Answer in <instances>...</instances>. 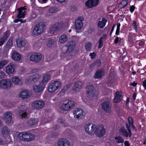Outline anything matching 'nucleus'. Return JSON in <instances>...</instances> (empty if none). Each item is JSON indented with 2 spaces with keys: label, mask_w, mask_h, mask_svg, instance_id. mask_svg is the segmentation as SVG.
Listing matches in <instances>:
<instances>
[{
  "label": "nucleus",
  "mask_w": 146,
  "mask_h": 146,
  "mask_svg": "<svg viewBox=\"0 0 146 146\" xmlns=\"http://www.w3.org/2000/svg\"><path fill=\"white\" fill-rule=\"evenodd\" d=\"M18 137L19 139L23 141L30 142L34 139L35 137L29 132H23L20 133Z\"/></svg>",
  "instance_id": "obj_1"
},
{
  "label": "nucleus",
  "mask_w": 146,
  "mask_h": 146,
  "mask_svg": "<svg viewBox=\"0 0 146 146\" xmlns=\"http://www.w3.org/2000/svg\"><path fill=\"white\" fill-rule=\"evenodd\" d=\"M74 105L75 103L73 101L66 100L61 104L60 108L61 110L67 111L73 108Z\"/></svg>",
  "instance_id": "obj_2"
},
{
  "label": "nucleus",
  "mask_w": 146,
  "mask_h": 146,
  "mask_svg": "<svg viewBox=\"0 0 146 146\" xmlns=\"http://www.w3.org/2000/svg\"><path fill=\"white\" fill-rule=\"evenodd\" d=\"M50 76L48 74L44 75L42 81L40 82L38 85H37V95L38 92H41L43 91L45 87L44 82H48L50 80Z\"/></svg>",
  "instance_id": "obj_3"
},
{
  "label": "nucleus",
  "mask_w": 146,
  "mask_h": 146,
  "mask_svg": "<svg viewBox=\"0 0 146 146\" xmlns=\"http://www.w3.org/2000/svg\"><path fill=\"white\" fill-rule=\"evenodd\" d=\"M61 86V83L59 81H54L49 85L48 88V91L50 93L54 92Z\"/></svg>",
  "instance_id": "obj_4"
},
{
  "label": "nucleus",
  "mask_w": 146,
  "mask_h": 146,
  "mask_svg": "<svg viewBox=\"0 0 146 146\" xmlns=\"http://www.w3.org/2000/svg\"><path fill=\"white\" fill-rule=\"evenodd\" d=\"M102 109L105 112L108 113L111 112L112 105L109 101L106 100L101 105Z\"/></svg>",
  "instance_id": "obj_5"
},
{
  "label": "nucleus",
  "mask_w": 146,
  "mask_h": 146,
  "mask_svg": "<svg viewBox=\"0 0 146 146\" xmlns=\"http://www.w3.org/2000/svg\"><path fill=\"white\" fill-rule=\"evenodd\" d=\"M75 45V42L73 41H70L69 42L66 46L63 48L62 49H65L66 50L65 51H64L62 50V52L64 53H67L72 52L74 50Z\"/></svg>",
  "instance_id": "obj_6"
},
{
  "label": "nucleus",
  "mask_w": 146,
  "mask_h": 146,
  "mask_svg": "<svg viewBox=\"0 0 146 146\" xmlns=\"http://www.w3.org/2000/svg\"><path fill=\"white\" fill-rule=\"evenodd\" d=\"M11 82L10 80L5 79L0 82V87L3 89H7L10 87Z\"/></svg>",
  "instance_id": "obj_7"
},
{
  "label": "nucleus",
  "mask_w": 146,
  "mask_h": 146,
  "mask_svg": "<svg viewBox=\"0 0 146 146\" xmlns=\"http://www.w3.org/2000/svg\"><path fill=\"white\" fill-rule=\"evenodd\" d=\"M87 94L89 95V98L91 99L94 97L96 95V90L92 85H90L87 86Z\"/></svg>",
  "instance_id": "obj_8"
},
{
  "label": "nucleus",
  "mask_w": 146,
  "mask_h": 146,
  "mask_svg": "<svg viewBox=\"0 0 146 146\" xmlns=\"http://www.w3.org/2000/svg\"><path fill=\"white\" fill-rule=\"evenodd\" d=\"M32 95L31 92L29 90H25L21 91L19 94V97L22 99H27Z\"/></svg>",
  "instance_id": "obj_9"
},
{
  "label": "nucleus",
  "mask_w": 146,
  "mask_h": 146,
  "mask_svg": "<svg viewBox=\"0 0 146 146\" xmlns=\"http://www.w3.org/2000/svg\"><path fill=\"white\" fill-rule=\"evenodd\" d=\"M83 113V110L81 108H76L73 111L74 117L78 119H82Z\"/></svg>",
  "instance_id": "obj_10"
},
{
  "label": "nucleus",
  "mask_w": 146,
  "mask_h": 146,
  "mask_svg": "<svg viewBox=\"0 0 146 146\" xmlns=\"http://www.w3.org/2000/svg\"><path fill=\"white\" fill-rule=\"evenodd\" d=\"M36 74H33L27 78L25 82L27 84H36Z\"/></svg>",
  "instance_id": "obj_11"
},
{
  "label": "nucleus",
  "mask_w": 146,
  "mask_h": 146,
  "mask_svg": "<svg viewBox=\"0 0 146 146\" xmlns=\"http://www.w3.org/2000/svg\"><path fill=\"white\" fill-rule=\"evenodd\" d=\"M84 20V18L83 17H78L75 21V26L76 29L80 30L82 27L83 26L82 21Z\"/></svg>",
  "instance_id": "obj_12"
},
{
  "label": "nucleus",
  "mask_w": 146,
  "mask_h": 146,
  "mask_svg": "<svg viewBox=\"0 0 146 146\" xmlns=\"http://www.w3.org/2000/svg\"><path fill=\"white\" fill-rule=\"evenodd\" d=\"M122 96L121 93L119 91L115 92V96L114 98L113 102L115 103H118L122 100Z\"/></svg>",
  "instance_id": "obj_13"
},
{
  "label": "nucleus",
  "mask_w": 146,
  "mask_h": 146,
  "mask_svg": "<svg viewBox=\"0 0 146 146\" xmlns=\"http://www.w3.org/2000/svg\"><path fill=\"white\" fill-rule=\"evenodd\" d=\"M104 72L103 69H101L97 70L94 75V78L95 79H100L104 75Z\"/></svg>",
  "instance_id": "obj_14"
},
{
  "label": "nucleus",
  "mask_w": 146,
  "mask_h": 146,
  "mask_svg": "<svg viewBox=\"0 0 146 146\" xmlns=\"http://www.w3.org/2000/svg\"><path fill=\"white\" fill-rule=\"evenodd\" d=\"M44 27L45 25L42 23L37 24V36L44 32Z\"/></svg>",
  "instance_id": "obj_15"
},
{
  "label": "nucleus",
  "mask_w": 146,
  "mask_h": 146,
  "mask_svg": "<svg viewBox=\"0 0 146 146\" xmlns=\"http://www.w3.org/2000/svg\"><path fill=\"white\" fill-rule=\"evenodd\" d=\"M136 35L134 33H131L128 35V40L129 42L132 44H133L134 40H135L136 39Z\"/></svg>",
  "instance_id": "obj_16"
},
{
  "label": "nucleus",
  "mask_w": 146,
  "mask_h": 146,
  "mask_svg": "<svg viewBox=\"0 0 146 146\" xmlns=\"http://www.w3.org/2000/svg\"><path fill=\"white\" fill-rule=\"evenodd\" d=\"M16 42L17 46L21 48L25 46L27 41L23 38H19L17 40Z\"/></svg>",
  "instance_id": "obj_17"
},
{
  "label": "nucleus",
  "mask_w": 146,
  "mask_h": 146,
  "mask_svg": "<svg viewBox=\"0 0 146 146\" xmlns=\"http://www.w3.org/2000/svg\"><path fill=\"white\" fill-rule=\"evenodd\" d=\"M106 133L105 129L103 126L101 127H99L96 136L98 137H102Z\"/></svg>",
  "instance_id": "obj_18"
},
{
  "label": "nucleus",
  "mask_w": 146,
  "mask_h": 146,
  "mask_svg": "<svg viewBox=\"0 0 146 146\" xmlns=\"http://www.w3.org/2000/svg\"><path fill=\"white\" fill-rule=\"evenodd\" d=\"M92 126L91 127V129L90 131L88 132L89 135H92L94 134H95L96 135V133H97L99 128L95 124L92 123Z\"/></svg>",
  "instance_id": "obj_19"
},
{
  "label": "nucleus",
  "mask_w": 146,
  "mask_h": 146,
  "mask_svg": "<svg viewBox=\"0 0 146 146\" xmlns=\"http://www.w3.org/2000/svg\"><path fill=\"white\" fill-rule=\"evenodd\" d=\"M14 65H9L6 67V72L9 74H13L15 71Z\"/></svg>",
  "instance_id": "obj_20"
},
{
  "label": "nucleus",
  "mask_w": 146,
  "mask_h": 146,
  "mask_svg": "<svg viewBox=\"0 0 146 146\" xmlns=\"http://www.w3.org/2000/svg\"><path fill=\"white\" fill-rule=\"evenodd\" d=\"M10 80L13 84L17 85H19L22 84L21 80L16 76H13L11 77Z\"/></svg>",
  "instance_id": "obj_21"
},
{
  "label": "nucleus",
  "mask_w": 146,
  "mask_h": 146,
  "mask_svg": "<svg viewBox=\"0 0 146 146\" xmlns=\"http://www.w3.org/2000/svg\"><path fill=\"white\" fill-rule=\"evenodd\" d=\"M101 62L100 59H97L94 61L91 64L89 67L91 69L95 67H99L101 65Z\"/></svg>",
  "instance_id": "obj_22"
},
{
  "label": "nucleus",
  "mask_w": 146,
  "mask_h": 146,
  "mask_svg": "<svg viewBox=\"0 0 146 146\" xmlns=\"http://www.w3.org/2000/svg\"><path fill=\"white\" fill-rule=\"evenodd\" d=\"M108 21L105 18H103L102 20L99 21L98 23L97 27L99 28L102 29L104 27Z\"/></svg>",
  "instance_id": "obj_23"
},
{
  "label": "nucleus",
  "mask_w": 146,
  "mask_h": 146,
  "mask_svg": "<svg viewBox=\"0 0 146 146\" xmlns=\"http://www.w3.org/2000/svg\"><path fill=\"white\" fill-rule=\"evenodd\" d=\"M21 55L16 51H13L12 53V58L14 60L18 61L21 58Z\"/></svg>",
  "instance_id": "obj_24"
},
{
  "label": "nucleus",
  "mask_w": 146,
  "mask_h": 146,
  "mask_svg": "<svg viewBox=\"0 0 146 146\" xmlns=\"http://www.w3.org/2000/svg\"><path fill=\"white\" fill-rule=\"evenodd\" d=\"M26 9L24 7H22L21 9H18L17 10L18 11V14L17 15V17L18 18L24 17L26 14V12L23 11V10H25Z\"/></svg>",
  "instance_id": "obj_25"
},
{
  "label": "nucleus",
  "mask_w": 146,
  "mask_h": 146,
  "mask_svg": "<svg viewBox=\"0 0 146 146\" xmlns=\"http://www.w3.org/2000/svg\"><path fill=\"white\" fill-rule=\"evenodd\" d=\"M12 114L10 112L6 113L4 115V119L7 123L11 121L12 118Z\"/></svg>",
  "instance_id": "obj_26"
},
{
  "label": "nucleus",
  "mask_w": 146,
  "mask_h": 146,
  "mask_svg": "<svg viewBox=\"0 0 146 146\" xmlns=\"http://www.w3.org/2000/svg\"><path fill=\"white\" fill-rule=\"evenodd\" d=\"M120 132L122 133V135L126 137H131L132 135V132L129 133V131H127L123 128H121L120 130Z\"/></svg>",
  "instance_id": "obj_27"
},
{
  "label": "nucleus",
  "mask_w": 146,
  "mask_h": 146,
  "mask_svg": "<svg viewBox=\"0 0 146 146\" xmlns=\"http://www.w3.org/2000/svg\"><path fill=\"white\" fill-rule=\"evenodd\" d=\"M125 125L127 130L128 131H129V133L132 132L131 129H132L133 130H134L135 132H137V129L135 127L134 124H132L130 125V126H128V123H126Z\"/></svg>",
  "instance_id": "obj_28"
},
{
  "label": "nucleus",
  "mask_w": 146,
  "mask_h": 146,
  "mask_svg": "<svg viewBox=\"0 0 146 146\" xmlns=\"http://www.w3.org/2000/svg\"><path fill=\"white\" fill-rule=\"evenodd\" d=\"M58 146H70V142L68 141L65 142L62 139H59L58 142Z\"/></svg>",
  "instance_id": "obj_29"
},
{
  "label": "nucleus",
  "mask_w": 146,
  "mask_h": 146,
  "mask_svg": "<svg viewBox=\"0 0 146 146\" xmlns=\"http://www.w3.org/2000/svg\"><path fill=\"white\" fill-rule=\"evenodd\" d=\"M8 34L7 33L5 32L4 33L3 36L0 38V46L3 45L8 37Z\"/></svg>",
  "instance_id": "obj_30"
},
{
  "label": "nucleus",
  "mask_w": 146,
  "mask_h": 146,
  "mask_svg": "<svg viewBox=\"0 0 146 146\" xmlns=\"http://www.w3.org/2000/svg\"><path fill=\"white\" fill-rule=\"evenodd\" d=\"M27 113L26 110H20L19 113L18 115L20 118L23 119L24 118H27Z\"/></svg>",
  "instance_id": "obj_31"
},
{
  "label": "nucleus",
  "mask_w": 146,
  "mask_h": 146,
  "mask_svg": "<svg viewBox=\"0 0 146 146\" xmlns=\"http://www.w3.org/2000/svg\"><path fill=\"white\" fill-rule=\"evenodd\" d=\"M82 82L79 81H77L74 84L73 89L74 90H77L78 89L80 88L82 86Z\"/></svg>",
  "instance_id": "obj_32"
},
{
  "label": "nucleus",
  "mask_w": 146,
  "mask_h": 146,
  "mask_svg": "<svg viewBox=\"0 0 146 146\" xmlns=\"http://www.w3.org/2000/svg\"><path fill=\"white\" fill-rule=\"evenodd\" d=\"M54 40L49 38L47 42L46 46L47 47L51 48L54 46Z\"/></svg>",
  "instance_id": "obj_33"
},
{
  "label": "nucleus",
  "mask_w": 146,
  "mask_h": 146,
  "mask_svg": "<svg viewBox=\"0 0 146 146\" xmlns=\"http://www.w3.org/2000/svg\"><path fill=\"white\" fill-rule=\"evenodd\" d=\"M60 10L59 7L58 6H54L50 7L48 10L50 13H54Z\"/></svg>",
  "instance_id": "obj_34"
},
{
  "label": "nucleus",
  "mask_w": 146,
  "mask_h": 146,
  "mask_svg": "<svg viewBox=\"0 0 146 146\" xmlns=\"http://www.w3.org/2000/svg\"><path fill=\"white\" fill-rule=\"evenodd\" d=\"M67 36L65 35H63L60 36L59 41L61 43H63L67 41Z\"/></svg>",
  "instance_id": "obj_35"
},
{
  "label": "nucleus",
  "mask_w": 146,
  "mask_h": 146,
  "mask_svg": "<svg viewBox=\"0 0 146 146\" xmlns=\"http://www.w3.org/2000/svg\"><path fill=\"white\" fill-rule=\"evenodd\" d=\"M36 123V120L35 118L31 119L27 122V124L28 126H31L35 125Z\"/></svg>",
  "instance_id": "obj_36"
},
{
  "label": "nucleus",
  "mask_w": 146,
  "mask_h": 146,
  "mask_svg": "<svg viewBox=\"0 0 146 146\" xmlns=\"http://www.w3.org/2000/svg\"><path fill=\"white\" fill-rule=\"evenodd\" d=\"M9 131L7 127L5 126L3 127L1 130V133L3 135H6L8 134Z\"/></svg>",
  "instance_id": "obj_37"
},
{
  "label": "nucleus",
  "mask_w": 146,
  "mask_h": 146,
  "mask_svg": "<svg viewBox=\"0 0 146 146\" xmlns=\"http://www.w3.org/2000/svg\"><path fill=\"white\" fill-rule=\"evenodd\" d=\"M144 42L141 40H138L136 42L137 47L139 48H143L144 45Z\"/></svg>",
  "instance_id": "obj_38"
},
{
  "label": "nucleus",
  "mask_w": 146,
  "mask_h": 146,
  "mask_svg": "<svg viewBox=\"0 0 146 146\" xmlns=\"http://www.w3.org/2000/svg\"><path fill=\"white\" fill-rule=\"evenodd\" d=\"M92 0H88L85 3V5L88 8H91L94 7V5L92 4Z\"/></svg>",
  "instance_id": "obj_39"
},
{
  "label": "nucleus",
  "mask_w": 146,
  "mask_h": 146,
  "mask_svg": "<svg viewBox=\"0 0 146 146\" xmlns=\"http://www.w3.org/2000/svg\"><path fill=\"white\" fill-rule=\"evenodd\" d=\"M58 29V27H57L56 25L55 24L53 25V26L50 29V33L51 34H54Z\"/></svg>",
  "instance_id": "obj_40"
},
{
  "label": "nucleus",
  "mask_w": 146,
  "mask_h": 146,
  "mask_svg": "<svg viewBox=\"0 0 146 146\" xmlns=\"http://www.w3.org/2000/svg\"><path fill=\"white\" fill-rule=\"evenodd\" d=\"M44 105V102L41 101L37 100V109H40L42 108Z\"/></svg>",
  "instance_id": "obj_41"
},
{
  "label": "nucleus",
  "mask_w": 146,
  "mask_h": 146,
  "mask_svg": "<svg viewBox=\"0 0 146 146\" xmlns=\"http://www.w3.org/2000/svg\"><path fill=\"white\" fill-rule=\"evenodd\" d=\"M70 85L71 84H68L64 86L60 91V93L61 94L64 93L66 90H67L70 86Z\"/></svg>",
  "instance_id": "obj_42"
},
{
  "label": "nucleus",
  "mask_w": 146,
  "mask_h": 146,
  "mask_svg": "<svg viewBox=\"0 0 146 146\" xmlns=\"http://www.w3.org/2000/svg\"><path fill=\"white\" fill-rule=\"evenodd\" d=\"M115 139L117 143H122L124 141V139L120 136L115 137Z\"/></svg>",
  "instance_id": "obj_43"
},
{
  "label": "nucleus",
  "mask_w": 146,
  "mask_h": 146,
  "mask_svg": "<svg viewBox=\"0 0 146 146\" xmlns=\"http://www.w3.org/2000/svg\"><path fill=\"white\" fill-rule=\"evenodd\" d=\"M8 61L6 60H2L0 62V69L2 68L4 66L8 64Z\"/></svg>",
  "instance_id": "obj_44"
},
{
  "label": "nucleus",
  "mask_w": 146,
  "mask_h": 146,
  "mask_svg": "<svg viewBox=\"0 0 146 146\" xmlns=\"http://www.w3.org/2000/svg\"><path fill=\"white\" fill-rule=\"evenodd\" d=\"M92 44L90 42H87L85 45V47L87 51H90L92 46Z\"/></svg>",
  "instance_id": "obj_45"
},
{
  "label": "nucleus",
  "mask_w": 146,
  "mask_h": 146,
  "mask_svg": "<svg viewBox=\"0 0 146 146\" xmlns=\"http://www.w3.org/2000/svg\"><path fill=\"white\" fill-rule=\"evenodd\" d=\"M127 120L128 121V126L134 124V120L130 116H129L128 117Z\"/></svg>",
  "instance_id": "obj_46"
},
{
  "label": "nucleus",
  "mask_w": 146,
  "mask_h": 146,
  "mask_svg": "<svg viewBox=\"0 0 146 146\" xmlns=\"http://www.w3.org/2000/svg\"><path fill=\"white\" fill-rule=\"evenodd\" d=\"M92 124V123H89L87 125H85L84 127L85 131L88 135L89 133L88 132H89L90 131V130H89V127Z\"/></svg>",
  "instance_id": "obj_47"
},
{
  "label": "nucleus",
  "mask_w": 146,
  "mask_h": 146,
  "mask_svg": "<svg viewBox=\"0 0 146 146\" xmlns=\"http://www.w3.org/2000/svg\"><path fill=\"white\" fill-rule=\"evenodd\" d=\"M56 26L58 27V29H60L64 26V24L63 22L60 21L59 23H55Z\"/></svg>",
  "instance_id": "obj_48"
},
{
  "label": "nucleus",
  "mask_w": 146,
  "mask_h": 146,
  "mask_svg": "<svg viewBox=\"0 0 146 146\" xmlns=\"http://www.w3.org/2000/svg\"><path fill=\"white\" fill-rule=\"evenodd\" d=\"M36 53H34L32 54L30 57V60L33 62H36Z\"/></svg>",
  "instance_id": "obj_49"
},
{
  "label": "nucleus",
  "mask_w": 146,
  "mask_h": 146,
  "mask_svg": "<svg viewBox=\"0 0 146 146\" xmlns=\"http://www.w3.org/2000/svg\"><path fill=\"white\" fill-rule=\"evenodd\" d=\"M133 23L131 26L133 27V29L135 30L136 33H137V29L136 22L135 21H133Z\"/></svg>",
  "instance_id": "obj_50"
},
{
  "label": "nucleus",
  "mask_w": 146,
  "mask_h": 146,
  "mask_svg": "<svg viewBox=\"0 0 146 146\" xmlns=\"http://www.w3.org/2000/svg\"><path fill=\"white\" fill-rule=\"evenodd\" d=\"M121 40V38L116 37L114 40V43L115 44H117L118 43H120Z\"/></svg>",
  "instance_id": "obj_51"
},
{
  "label": "nucleus",
  "mask_w": 146,
  "mask_h": 146,
  "mask_svg": "<svg viewBox=\"0 0 146 146\" xmlns=\"http://www.w3.org/2000/svg\"><path fill=\"white\" fill-rule=\"evenodd\" d=\"M103 40L100 39L98 42V48H100L103 45Z\"/></svg>",
  "instance_id": "obj_52"
},
{
  "label": "nucleus",
  "mask_w": 146,
  "mask_h": 146,
  "mask_svg": "<svg viewBox=\"0 0 146 146\" xmlns=\"http://www.w3.org/2000/svg\"><path fill=\"white\" fill-rule=\"evenodd\" d=\"M89 56L91 57V58L92 59L95 58L96 56V53L95 52H93L92 53H90L89 54Z\"/></svg>",
  "instance_id": "obj_53"
},
{
  "label": "nucleus",
  "mask_w": 146,
  "mask_h": 146,
  "mask_svg": "<svg viewBox=\"0 0 146 146\" xmlns=\"http://www.w3.org/2000/svg\"><path fill=\"white\" fill-rule=\"evenodd\" d=\"M128 4V1L127 0H123L121 2V4L123 5L122 7H124L126 6Z\"/></svg>",
  "instance_id": "obj_54"
},
{
  "label": "nucleus",
  "mask_w": 146,
  "mask_h": 146,
  "mask_svg": "<svg viewBox=\"0 0 146 146\" xmlns=\"http://www.w3.org/2000/svg\"><path fill=\"white\" fill-rule=\"evenodd\" d=\"M36 25L32 32V34L34 36H36Z\"/></svg>",
  "instance_id": "obj_55"
},
{
  "label": "nucleus",
  "mask_w": 146,
  "mask_h": 146,
  "mask_svg": "<svg viewBox=\"0 0 146 146\" xmlns=\"http://www.w3.org/2000/svg\"><path fill=\"white\" fill-rule=\"evenodd\" d=\"M42 58V56L40 54H38L37 53V64L38 62L40 61Z\"/></svg>",
  "instance_id": "obj_56"
},
{
  "label": "nucleus",
  "mask_w": 146,
  "mask_h": 146,
  "mask_svg": "<svg viewBox=\"0 0 146 146\" xmlns=\"http://www.w3.org/2000/svg\"><path fill=\"white\" fill-rule=\"evenodd\" d=\"M31 106L33 109H36V101L33 102L31 104Z\"/></svg>",
  "instance_id": "obj_57"
},
{
  "label": "nucleus",
  "mask_w": 146,
  "mask_h": 146,
  "mask_svg": "<svg viewBox=\"0 0 146 146\" xmlns=\"http://www.w3.org/2000/svg\"><path fill=\"white\" fill-rule=\"evenodd\" d=\"M5 74L3 71H0V79L4 78L5 76Z\"/></svg>",
  "instance_id": "obj_58"
},
{
  "label": "nucleus",
  "mask_w": 146,
  "mask_h": 146,
  "mask_svg": "<svg viewBox=\"0 0 146 146\" xmlns=\"http://www.w3.org/2000/svg\"><path fill=\"white\" fill-rule=\"evenodd\" d=\"M58 135L56 132H54L51 133V136L52 138H56L58 137Z\"/></svg>",
  "instance_id": "obj_59"
},
{
  "label": "nucleus",
  "mask_w": 146,
  "mask_h": 146,
  "mask_svg": "<svg viewBox=\"0 0 146 146\" xmlns=\"http://www.w3.org/2000/svg\"><path fill=\"white\" fill-rule=\"evenodd\" d=\"M32 3L31 6L33 8H35L36 7L35 0H31Z\"/></svg>",
  "instance_id": "obj_60"
},
{
  "label": "nucleus",
  "mask_w": 146,
  "mask_h": 146,
  "mask_svg": "<svg viewBox=\"0 0 146 146\" xmlns=\"http://www.w3.org/2000/svg\"><path fill=\"white\" fill-rule=\"evenodd\" d=\"M115 26V25L114 24L112 27L111 31L110 32V34L109 35L110 36H111V34H112V33L113 32V31Z\"/></svg>",
  "instance_id": "obj_61"
},
{
  "label": "nucleus",
  "mask_w": 146,
  "mask_h": 146,
  "mask_svg": "<svg viewBox=\"0 0 146 146\" xmlns=\"http://www.w3.org/2000/svg\"><path fill=\"white\" fill-rule=\"evenodd\" d=\"M142 85L144 89L146 90V79H145L143 82Z\"/></svg>",
  "instance_id": "obj_62"
},
{
  "label": "nucleus",
  "mask_w": 146,
  "mask_h": 146,
  "mask_svg": "<svg viewBox=\"0 0 146 146\" xmlns=\"http://www.w3.org/2000/svg\"><path fill=\"white\" fill-rule=\"evenodd\" d=\"M135 9V7L133 5L131 6L130 8V11L131 13L133 12Z\"/></svg>",
  "instance_id": "obj_63"
},
{
  "label": "nucleus",
  "mask_w": 146,
  "mask_h": 146,
  "mask_svg": "<svg viewBox=\"0 0 146 146\" xmlns=\"http://www.w3.org/2000/svg\"><path fill=\"white\" fill-rule=\"evenodd\" d=\"M107 37V35L106 34L103 35L101 37L100 39L103 40V39H105Z\"/></svg>",
  "instance_id": "obj_64"
}]
</instances>
